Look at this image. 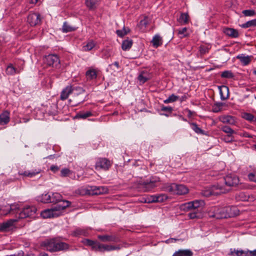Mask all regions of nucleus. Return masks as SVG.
<instances>
[{
    "instance_id": "nucleus-41",
    "label": "nucleus",
    "mask_w": 256,
    "mask_h": 256,
    "mask_svg": "<svg viewBox=\"0 0 256 256\" xmlns=\"http://www.w3.org/2000/svg\"><path fill=\"white\" fill-rule=\"evenodd\" d=\"M190 126L192 130L198 134H204V131L198 127V125L194 122L190 124Z\"/></svg>"
},
{
    "instance_id": "nucleus-61",
    "label": "nucleus",
    "mask_w": 256,
    "mask_h": 256,
    "mask_svg": "<svg viewBox=\"0 0 256 256\" xmlns=\"http://www.w3.org/2000/svg\"><path fill=\"white\" fill-rule=\"evenodd\" d=\"M113 246L112 245H108V244H104L103 247V252L104 251H112L114 250Z\"/></svg>"
},
{
    "instance_id": "nucleus-42",
    "label": "nucleus",
    "mask_w": 256,
    "mask_h": 256,
    "mask_svg": "<svg viewBox=\"0 0 256 256\" xmlns=\"http://www.w3.org/2000/svg\"><path fill=\"white\" fill-rule=\"evenodd\" d=\"M130 30L129 28H126L124 26L122 30H117L116 31V33L118 36L122 38L124 35H126L130 32Z\"/></svg>"
},
{
    "instance_id": "nucleus-19",
    "label": "nucleus",
    "mask_w": 256,
    "mask_h": 256,
    "mask_svg": "<svg viewBox=\"0 0 256 256\" xmlns=\"http://www.w3.org/2000/svg\"><path fill=\"white\" fill-rule=\"evenodd\" d=\"M41 172V170L38 168V170H32V171H24V172H18V174L19 175L22 176H27L29 178H32L36 174H40Z\"/></svg>"
},
{
    "instance_id": "nucleus-20",
    "label": "nucleus",
    "mask_w": 256,
    "mask_h": 256,
    "mask_svg": "<svg viewBox=\"0 0 256 256\" xmlns=\"http://www.w3.org/2000/svg\"><path fill=\"white\" fill-rule=\"evenodd\" d=\"M224 32L226 35L232 38H236L239 36L238 30L232 28H225L224 30Z\"/></svg>"
},
{
    "instance_id": "nucleus-15",
    "label": "nucleus",
    "mask_w": 256,
    "mask_h": 256,
    "mask_svg": "<svg viewBox=\"0 0 256 256\" xmlns=\"http://www.w3.org/2000/svg\"><path fill=\"white\" fill-rule=\"evenodd\" d=\"M152 78V74L146 70L142 71L138 77V80L140 84H144Z\"/></svg>"
},
{
    "instance_id": "nucleus-33",
    "label": "nucleus",
    "mask_w": 256,
    "mask_h": 256,
    "mask_svg": "<svg viewBox=\"0 0 256 256\" xmlns=\"http://www.w3.org/2000/svg\"><path fill=\"white\" fill-rule=\"evenodd\" d=\"M220 120L223 123L228 124L232 125H234L236 123L234 118L230 116H226L222 117Z\"/></svg>"
},
{
    "instance_id": "nucleus-34",
    "label": "nucleus",
    "mask_w": 256,
    "mask_h": 256,
    "mask_svg": "<svg viewBox=\"0 0 256 256\" xmlns=\"http://www.w3.org/2000/svg\"><path fill=\"white\" fill-rule=\"evenodd\" d=\"M50 194H43L37 198V200L43 203H50Z\"/></svg>"
},
{
    "instance_id": "nucleus-50",
    "label": "nucleus",
    "mask_w": 256,
    "mask_h": 256,
    "mask_svg": "<svg viewBox=\"0 0 256 256\" xmlns=\"http://www.w3.org/2000/svg\"><path fill=\"white\" fill-rule=\"evenodd\" d=\"M188 215L190 219H194L200 218V214L198 212V211L194 210L192 212H190Z\"/></svg>"
},
{
    "instance_id": "nucleus-62",
    "label": "nucleus",
    "mask_w": 256,
    "mask_h": 256,
    "mask_svg": "<svg viewBox=\"0 0 256 256\" xmlns=\"http://www.w3.org/2000/svg\"><path fill=\"white\" fill-rule=\"evenodd\" d=\"M250 180L256 182V174L250 173L248 174Z\"/></svg>"
},
{
    "instance_id": "nucleus-38",
    "label": "nucleus",
    "mask_w": 256,
    "mask_h": 256,
    "mask_svg": "<svg viewBox=\"0 0 256 256\" xmlns=\"http://www.w3.org/2000/svg\"><path fill=\"white\" fill-rule=\"evenodd\" d=\"M224 104L222 102H216L212 106V110L214 112H220Z\"/></svg>"
},
{
    "instance_id": "nucleus-58",
    "label": "nucleus",
    "mask_w": 256,
    "mask_h": 256,
    "mask_svg": "<svg viewBox=\"0 0 256 256\" xmlns=\"http://www.w3.org/2000/svg\"><path fill=\"white\" fill-rule=\"evenodd\" d=\"M208 48L206 46H200L199 48V52L201 54H204L208 52Z\"/></svg>"
},
{
    "instance_id": "nucleus-10",
    "label": "nucleus",
    "mask_w": 256,
    "mask_h": 256,
    "mask_svg": "<svg viewBox=\"0 0 256 256\" xmlns=\"http://www.w3.org/2000/svg\"><path fill=\"white\" fill-rule=\"evenodd\" d=\"M72 94H74V100L76 102V104H80L85 101L84 98H78L79 95L83 94L85 90H84L80 86H74L72 87Z\"/></svg>"
},
{
    "instance_id": "nucleus-13",
    "label": "nucleus",
    "mask_w": 256,
    "mask_h": 256,
    "mask_svg": "<svg viewBox=\"0 0 256 256\" xmlns=\"http://www.w3.org/2000/svg\"><path fill=\"white\" fill-rule=\"evenodd\" d=\"M98 238L102 242H120V238L118 236L114 234L98 235Z\"/></svg>"
},
{
    "instance_id": "nucleus-23",
    "label": "nucleus",
    "mask_w": 256,
    "mask_h": 256,
    "mask_svg": "<svg viewBox=\"0 0 256 256\" xmlns=\"http://www.w3.org/2000/svg\"><path fill=\"white\" fill-rule=\"evenodd\" d=\"M192 252L189 249L179 250L176 251L172 256H192Z\"/></svg>"
},
{
    "instance_id": "nucleus-4",
    "label": "nucleus",
    "mask_w": 256,
    "mask_h": 256,
    "mask_svg": "<svg viewBox=\"0 0 256 256\" xmlns=\"http://www.w3.org/2000/svg\"><path fill=\"white\" fill-rule=\"evenodd\" d=\"M228 190V189L224 188L222 184H214L210 188L203 190L202 194L204 196L208 197L212 195L217 196L221 194L226 193Z\"/></svg>"
},
{
    "instance_id": "nucleus-39",
    "label": "nucleus",
    "mask_w": 256,
    "mask_h": 256,
    "mask_svg": "<svg viewBox=\"0 0 256 256\" xmlns=\"http://www.w3.org/2000/svg\"><path fill=\"white\" fill-rule=\"evenodd\" d=\"M240 26L244 28H248L250 27L256 26V19H253L248 21L242 24Z\"/></svg>"
},
{
    "instance_id": "nucleus-35",
    "label": "nucleus",
    "mask_w": 256,
    "mask_h": 256,
    "mask_svg": "<svg viewBox=\"0 0 256 256\" xmlns=\"http://www.w3.org/2000/svg\"><path fill=\"white\" fill-rule=\"evenodd\" d=\"M8 208L6 210H7L6 212V213H3L4 215H6L14 211H16V214H18V212H20L18 210V204H11L10 206H8Z\"/></svg>"
},
{
    "instance_id": "nucleus-16",
    "label": "nucleus",
    "mask_w": 256,
    "mask_h": 256,
    "mask_svg": "<svg viewBox=\"0 0 256 256\" xmlns=\"http://www.w3.org/2000/svg\"><path fill=\"white\" fill-rule=\"evenodd\" d=\"M220 98L222 100H226L229 97V88L226 86H218Z\"/></svg>"
},
{
    "instance_id": "nucleus-25",
    "label": "nucleus",
    "mask_w": 256,
    "mask_h": 256,
    "mask_svg": "<svg viewBox=\"0 0 256 256\" xmlns=\"http://www.w3.org/2000/svg\"><path fill=\"white\" fill-rule=\"evenodd\" d=\"M98 71L94 68H90L86 74L88 80H93L96 78Z\"/></svg>"
},
{
    "instance_id": "nucleus-18",
    "label": "nucleus",
    "mask_w": 256,
    "mask_h": 256,
    "mask_svg": "<svg viewBox=\"0 0 256 256\" xmlns=\"http://www.w3.org/2000/svg\"><path fill=\"white\" fill-rule=\"evenodd\" d=\"M50 203H58L60 202V204H62L64 200H62V195L58 192H53L50 194Z\"/></svg>"
},
{
    "instance_id": "nucleus-29",
    "label": "nucleus",
    "mask_w": 256,
    "mask_h": 256,
    "mask_svg": "<svg viewBox=\"0 0 256 256\" xmlns=\"http://www.w3.org/2000/svg\"><path fill=\"white\" fill-rule=\"evenodd\" d=\"M228 255L232 256H247V252L246 250L230 248Z\"/></svg>"
},
{
    "instance_id": "nucleus-63",
    "label": "nucleus",
    "mask_w": 256,
    "mask_h": 256,
    "mask_svg": "<svg viewBox=\"0 0 256 256\" xmlns=\"http://www.w3.org/2000/svg\"><path fill=\"white\" fill-rule=\"evenodd\" d=\"M240 200L242 201L248 200V198L244 192H240L238 194Z\"/></svg>"
},
{
    "instance_id": "nucleus-59",
    "label": "nucleus",
    "mask_w": 256,
    "mask_h": 256,
    "mask_svg": "<svg viewBox=\"0 0 256 256\" xmlns=\"http://www.w3.org/2000/svg\"><path fill=\"white\" fill-rule=\"evenodd\" d=\"M224 140L226 142H230L234 140V138L232 136V134H228L224 138Z\"/></svg>"
},
{
    "instance_id": "nucleus-60",
    "label": "nucleus",
    "mask_w": 256,
    "mask_h": 256,
    "mask_svg": "<svg viewBox=\"0 0 256 256\" xmlns=\"http://www.w3.org/2000/svg\"><path fill=\"white\" fill-rule=\"evenodd\" d=\"M52 110H48V113L50 115H56V106L55 105L51 106Z\"/></svg>"
},
{
    "instance_id": "nucleus-21",
    "label": "nucleus",
    "mask_w": 256,
    "mask_h": 256,
    "mask_svg": "<svg viewBox=\"0 0 256 256\" xmlns=\"http://www.w3.org/2000/svg\"><path fill=\"white\" fill-rule=\"evenodd\" d=\"M72 86H67L62 90L60 94V98L62 100L67 99L70 94H72Z\"/></svg>"
},
{
    "instance_id": "nucleus-54",
    "label": "nucleus",
    "mask_w": 256,
    "mask_h": 256,
    "mask_svg": "<svg viewBox=\"0 0 256 256\" xmlns=\"http://www.w3.org/2000/svg\"><path fill=\"white\" fill-rule=\"evenodd\" d=\"M222 130L224 132L228 134H232L235 133L234 131L228 126H224L222 128Z\"/></svg>"
},
{
    "instance_id": "nucleus-22",
    "label": "nucleus",
    "mask_w": 256,
    "mask_h": 256,
    "mask_svg": "<svg viewBox=\"0 0 256 256\" xmlns=\"http://www.w3.org/2000/svg\"><path fill=\"white\" fill-rule=\"evenodd\" d=\"M91 190L94 194H101L106 193L108 192V188L104 186H93L91 187Z\"/></svg>"
},
{
    "instance_id": "nucleus-2",
    "label": "nucleus",
    "mask_w": 256,
    "mask_h": 256,
    "mask_svg": "<svg viewBox=\"0 0 256 256\" xmlns=\"http://www.w3.org/2000/svg\"><path fill=\"white\" fill-rule=\"evenodd\" d=\"M42 246L50 252L65 250L69 248L68 244L60 242L56 238L46 240L42 242Z\"/></svg>"
},
{
    "instance_id": "nucleus-64",
    "label": "nucleus",
    "mask_w": 256,
    "mask_h": 256,
    "mask_svg": "<svg viewBox=\"0 0 256 256\" xmlns=\"http://www.w3.org/2000/svg\"><path fill=\"white\" fill-rule=\"evenodd\" d=\"M247 252V256H256V250H246Z\"/></svg>"
},
{
    "instance_id": "nucleus-30",
    "label": "nucleus",
    "mask_w": 256,
    "mask_h": 256,
    "mask_svg": "<svg viewBox=\"0 0 256 256\" xmlns=\"http://www.w3.org/2000/svg\"><path fill=\"white\" fill-rule=\"evenodd\" d=\"M151 42L153 46L156 48L162 44V38L158 34H156L153 37Z\"/></svg>"
},
{
    "instance_id": "nucleus-5",
    "label": "nucleus",
    "mask_w": 256,
    "mask_h": 256,
    "mask_svg": "<svg viewBox=\"0 0 256 256\" xmlns=\"http://www.w3.org/2000/svg\"><path fill=\"white\" fill-rule=\"evenodd\" d=\"M112 162L106 158H97L95 164L96 170H108L112 165Z\"/></svg>"
},
{
    "instance_id": "nucleus-57",
    "label": "nucleus",
    "mask_w": 256,
    "mask_h": 256,
    "mask_svg": "<svg viewBox=\"0 0 256 256\" xmlns=\"http://www.w3.org/2000/svg\"><path fill=\"white\" fill-rule=\"evenodd\" d=\"M172 110L173 108L171 106H162L161 108V111L166 112L170 114H171Z\"/></svg>"
},
{
    "instance_id": "nucleus-28",
    "label": "nucleus",
    "mask_w": 256,
    "mask_h": 256,
    "mask_svg": "<svg viewBox=\"0 0 256 256\" xmlns=\"http://www.w3.org/2000/svg\"><path fill=\"white\" fill-rule=\"evenodd\" d=\"M133 41L131 39L127 38L122 41V48L124 51L128 50L132 46Z\"/></svg>"
},
{
    "instance_id": "nucleus-36",
    "label": "nucleus",
    "mask_w": 256,
    "mask_h": 256,
    "mask_svg": "<svg viewBox=\"0 0 256 256\" xmlns=\"http://www.w3.org/2000/svg\"><path fill=\"white\" fill-rule=\"evenodd\" d=\"M92 116L93 114L92 112L88 111L86 112H80L76 114V117L78 118L86 119Z\"/></svg>"
},
{
    "instance_id": "nucleus-17",
    "label": "nucleus",
    "mask_w": 256,
    "mask_h": 256,
    "mask_svg": "<svg viewBox=\"0 0 256 256\" xmlns=\"http://www.w3.org/2000/svg\"><path fill=\"white\" fill-rule=\"evenodd\" d=\"M10 113L8 110H4L0 114V125L8 124L10 120Z\"/></svg>"
},
{
    "instance_id": "nucleus-49",
    "label": "nucleus",
    "mask_w": 256,
    "mask_h": 256,
    "mask_svg": "<svg viewBox=\"0 0 256 256\" xmlns=\"http://www.w3.org/2000/svg\"><path fill=\"white\" fill-rule=\"evenodd\" d=\"M72 174V172L68 168H62L60 170V176L66 177L70 176V174Z\"/></svg>"
},
{
    "instance_id": "nucleus-46",
    "label": "nucleus",
    "mask_w": 256,
    "mask_h": 256,
    "mask_svg": "<svg viewBox=\"0 0 256 256\" xmlns=\"http://www.w3.org/2000/svg\"><path fill=\"white\" fill-rule=\"evenodd\" d=\"M104 244H102L99 242L96 241L93 247L92 250L95 251H99L103 252Z\"/></svg>"
},
{
    "instance_id": "nucleus-55",
    "label": "nucleus",
    "mask_w": 256,
    "mask_h": 256,
    "mask_svg": "<svg viewBox=\"0 0 256 256\" xmlns=\"http://www.w3.org/2000/svg\"><path fill=\"white\" fill-rule=\"evenodd\" d=\"M96 242V241H94V240H90L89 239H85L83 240V243L86 246H91L92 249V250Z\"/></svg>"
},
{
    "instance_id": "nucleus-44",
    "label": "nucleus",
    "mask_w": 256,
    "mask_h": 256,
    "mask_svg": "<svg viewBox=\"0 0 256 256\" xmlns=\"http://www.w3.org/2000/svg\"><path fill=\"white\" fill-rule=\"evenodd\" d=\"M220 76L222 78H232L234 77V74L230 70H225L222 72Z\"/></svg>"
},
{
    "instance_id": "nucleus-53",
    "label": "nucleus",
    "mask_w": 256,
    "mask_h": 256,
    "mask_svg": "<svg viewBox=\"0 0 256 256\" xmlns=\"http://www.w3.org/2000/svg\"><path fill=\"white\" fill-rule=\"evenodd\" d=\"M187 28H183L178 30V34L180 38L186 37L188 36L186 33Z\"/></svg>"
},
{
    "instance_id": "nucleus-47",
    "label": "nucleus",
    "mask_w": 256,
    "mask_h": 256,
    "mask_svg": "<svg viewBox=\"0 0 256 256\" xmlns=\"http://www.w3.org/2000/svg\"><path fill=\"white\" fill-rule=\"evenodd\" d=\"M94 46V44L92 41L88 42L86 44L83 46V50L84 51H89L92 49Z\"/></svg>"
},
{
    "instance_id": "nucleus-51",
    "label": "nucleus",
    "mask_w": 256,
    "mask_h": 256,
    "mask_svg": "<svg viewBox=\"0 0 256 256\" xmlns=\"http://www.w3.org/2000/svg\"><path fill=\"white\" fill-rule=\"evenodd\" d=\"M156 202H162L166 200L168 198L167 196L164 194H160L159 195H156Z\"/></svg>"
},
{
    "instance_id": "nucleus-26",
    "label": "nucleus",
    "mask_w": 256,
    "mask_h": 256,
    "mask_svg": "<svg viewBox=\"0 0 256 256\" xmlns=\"http://www.w3.org/2000/svg\"><path fill=\"white\" fill-rule=\"evenodd\" d=\"M251 57V56H245L244 54H240L236 56V58L238 59L244 66H246L250 62Z\"/></svg>"
},
{
    "instance_id": "nucleus-1",
    "label": "nucleus",
    "mask_w": 256,
    "mask_h": 256,
    "mask_svg": "<svg viewBox=\"0 0 256 256\" xmlns=\"http://www.w3.org/2000/svg\"><path fill=\"white\" fill-rule=\"evenodd\" d=\"M239 214V210L236 207L214 206L208 210V216L216 219L234 217Z\"/></svg>"
},
{
    "instance_id": "nucleus-6",
    "label": "nucleus",
    "mask_w": 256,
    "mask_h": 256,
    "mask_svg": "<svg viewBox=\"0 0 256 256\" xmlns=\"http://www.w3.org/2000/svg\"><path fill=\"white\" fill-rule=\"evenodd\" d=\"M160 182V178L157 176H152L142 182V186L144 188V191L149 192L156 186V183Z\"/></svg>"
},
{
    "instance_id": "nucleus-32",
    "label": "nucleus",
    "mask_w": 256,
    "mask_h": 256,
    "mask_svg": "<svg viewBox=\"0 0 256 256\" xmlns=\"http://www.w3.org/2000/svg\"><path fill=\"white\" fill-rule=\"evenodd\" d=\"M85 4L89 10H94L98 5V0H86Z\"/></svg>"
},
{
    "instance_id": "nucleus-7",
    "label": "nucleus",
    "mask_w": 256,
    "mask_h": 256,
    "mask_svg": "<svg viewBox=\"0 0 256 256\" xmlns=\"http://www.w3.org/2000/svg\"><path fill=\"white\" fill-rule=\"evenodd\" d=\"M224 180L225 184V186L224 188H225L230 190V188L236 186L239 182L238 178L234 174H228L224 178Z\"/></svg>"
},
{
    "instance_id": "nucleus-27",
    "label": "nucleus",
    "mask_w": 256,
    "mask_h": 256,
    "mask_svg": "<svg viewBox=\"0 0 256 256\" xmlns=\"http://www.w3.org/2000/svg\"><path fill=\"white\" fill-rule=\"evenodd\" d=\"M6 72L8 75L13 76L20 73V72L14 68L12 64H10L6 68Z\"/></svg>"
},
{
    "instance_id": "nucleus-45",
    "label": "nucleus",
    "mask_w": 256,
    "mask_h": 256,
    "mask_svg": "<svg viewBox=\"0 0 256 256\" xmlns=\"http://www.w3.org/2000/svg\"><path fill=\"white\" fill-rule=\"evenodd\" d=\"M178 99V96L174 95V94H172L168 98L164 100V104L171 103L176 101Z\"/></svg>"
},
{
    "instance_id": "nucleus-40",
    "label": "nucleus",
    "mask_w": 256,
    "mask_h": 256,
    "mask_svg": "<svg viewBox=\"0 0 256 256\" xmlns=\"http://www.w3.org/2000/svg\"><path fill=\"white\" fill-rule=\"evenodd\" d=\"M62 32H68L74 31L76 28L70 26L66 22H64L62 26Z\"/></svg>"
},
{
    "instance_id": "nucleus-9",
    "label": "nucleus",
    "mask_w": 256,
    "mask_h": 256,
    "mask_svg": "<svg viewBox=\"0 0 256 256\" xmlns=\"http://www.w3.org/2000/svg\"><path fill=\"white\" fill-rule=\"evenodd\" d=\"M204 204V202L203 200H195L186 203V206L188 210H194L200 212Z\"/></svg>"
},
{
    "instance_id": "nucleus-56",
    "label": "nucleus",
    "mask_w": 256,
    "mask_h": 256,
    "mask_svg": "<svg viewBox=\"0 0 256 256\" xmlns=\"http://www.w3.org/2000/svg\"><path fill=\"white\" fill-rule=\"evenodd\" d=\"M145 202L151 203V202H156V196H151L148 197L144 201Z\"/></svg>"
},
{
    "instance_id": "nucleus-52",
    "label": "nucleus",
    "mask_w": 256,
    "mask_h": 256,
    "mask_svg": "<svg viewBox=\"0 0 256 256\" xmlns=\"http://www.w3.org/2000/svg\"><path fill=\"white\" fill-rule=\"evenodd\" d=\"M242 13L246 16H253L256 14V12L254 10H244L242 12Z\"/></svg>"
},
{
    "instance_id": "nucleus-11",
    "label": "nucleus",
    "mask_w": 256,
    "mask_h": 256,
    "mask_svg": "<svg viewBox=\"0 0 256 256\" xmlns=\"http://www.w3.org/2000/svg\"><path fill=\"white\" fill-rule=\"evenodd\" d=\"M46 62L50 66L58 67L60 64V60L56 54H52L46 56Z\"/></svg>"
},
{
    "instance_id": "nucleus-3",
    "label": "nucleus",
    "mask_w": 256,
    "mask_h": 256,
    "mask_svg": "<svg viewBox=\"0 0 256 256\" xmlns=\"http://www.w3.org/2000/svg\"><path fill=\"white\" fill-rule=\"evenodd\" d=\"M70 204V201H63L62 204H58L50 209L42 211L40 215L44 218L58 217L60 215L61 211L68 207Z\"/></svg>"
},
{
    "instance_id": "nucleus-12",
    "label": "nucleus",
    "mask_w": 256,
    "mask_h": 256,
    "mask_svg": "<svg viewBox=\"0 0 256 256\" xmlns=\"http://www.w3.org/2000/svg\"><path fill=\"white\" fill-rule=\"evenodd\" d=\"M42 18L40 14L32 13L28 16L27 21L31 26H35L41 24Z\"/></svg>"
},
{
    "instance_id": "nucleus-31",
    "label": "nucleus",
    "mask_w": 256,
    "mask_h": 256,
    "mask_svg": "<svg viewBox=\"0 0 256 256\" xmlns=\"http://www.w3.org/2000/svg\"><path fill=\"white\" fill-rule=\"evenodd\" d=\"M176 184H166L164 186L162 189L164 191L176 194Z\"/></svg>"
},
{
    "instance_id": "nucleus-24",
    "label": "nucleus",
    "mask_w": 256,
    "mask_h": 256,
    "mask_svg": "<svg viewBox=\"0 0 256 256\" xmlns=\"http://www.w3.org/2000/svg\"><path fill=\"white\" fill-rule=\"evenodd\" d=\"M176 194L182 195L188 192V188L183 184H176Z\"/></svg>"
},
{
    "instance_id": "nucleus-8",
    "label": "nucleus",
    "mask_w": 256,
    "mask_h": 256,
    "mask_svg": "<svg viewBox=\"0 0 256 256\" xmlns=\"http://www.w3.org/2000/svg\"><path fill=\"white\" fill-rule=\"evenodd\" d=\"M36 212V208L34 206H28L23 208L22 210L18 213V218H24L32 216Z\"/></svg>"
},
{
    "instance_id": "nucleus-43",
    "label": "nucleus",
    "mask_w": 256,
    "mask_h": 256,
    "mask_svg": "<svg viewBox=\"0 0 256 256\" xmlns=\"http://www.w3.org/2000/svg\"><path fill=\"white\" fill-rule=\"evenodd\" d=\"M189 16L187 13H182L179 18V22L181 23L186 24L188 22Z\"/></svg>"
},
{
    "instance_id": "nucleus-14",
    "label": "nucleus",
    "mask_w": 256,
    "mask_h": 256,
    "mask_svg": "<svg viewBox=\"0 0 256 256\" xmlns=\"http://www.w3.org/2000/svg\"><path fill=\"white\" fill-rule=\"evenodd\" d=\"M16 221V220L10 219L6 222L0 224V232H6L9 231L12 228L14 222Z\"/></svg>"
},
{
    "instance_id": "nucleus-37",
    "label": "nucleus",
    "mask_w": 256,
    "mask_h": 256,
    "mask_svg": "<svg viewBox=\"0 0 256 256\" xmlns=\"http://www.w3.org/2000/svg\"><path fill=\"white\" fill-rule=\"evenodd\" d=\"M242 118L250 122H256V118L250 113H244L242 114Z\"/></svg>"
},
{
    "instance_id": "nucleus-48",
    "label": "nucleus",
    "mask_w": 256,
    "mask_h": 256,
    "mask_svg": "<svg viewBox=\"0 0 256 256\" xmlns=\"http://www.w3.org/2000/svg\"><path fill=\"white\" fill-rule=\"evenodd\" d=\"M86 232L85 230L81 228H77L74 232L73 234L76 236H86Z\"/></svg>"
}]
</instances>
